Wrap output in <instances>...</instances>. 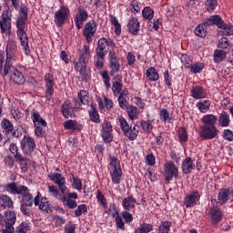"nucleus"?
<instances>
[{
    "label": "nucleus",
    "mask_w": 233,
    "mask_h": 233,
    "mask_svg": "<svg viewBox=\"0 0 233 233\" xmlns=\"http://www.w3.org/2000/svg\"><path fill=\"white\" fill-rule=\"evenodd\" d=\"M26 21H28L27 18H23L21 16H18L16 19V34L17 37L19 38L21 42V46H23L25 54H29L30 52V46H28V35L25 31L26 28Z\"/></svg>",
    "instance_id": "f257e3e1"
},
{
    "label": "nucleus",
    "mask_w": 233,
    "mask_h": 233,
    "mask_svg": "<svg viewBox=\"0 0 233 233\" xmlns=\"http://www.w3.org/2000/svg\"><path fill=\"white\" fill-rule=\"evenodd\" d=\"M109 170L113 183L119 185V183H121V177H123V171L121 170V162L118 157L115 156L109 157Z\"/></svg>",
    "instance_id": "f03ea898"
},
{
    "label": "nucleus",
    "mask_w": 233,
    "mask_h": 233,
    "mask_svg": "<svg viewBox=\"0 0 233 233\" xmlns=\"http://www.w3.org/2000/svg\"><path fill=\"white\" fill-rule=\"evenodd\" d=\"M118 123L120 125L121 130L129 141H134L135 139H137V136H139V129L136 127L137 126L130 127V125H128V122H127V119H125V117L123 116L118 117Z\"/></svg>",
    "instance_id": "7ed1b4c3"
},
{
    "label": "nucleus",
    "mask_w": 233,
    "mask_h": 233,
    "mask_svg": "<svg viewBox=\"0 0 233 233\" xmlns=\"http://www.w3.org/2000/svg\"><path fill=\"white\" fill-rule=\"evenodd\" d=\"M0 30L2 34H10V32H12V10H10V8L2 13Z\"/></svg>",
    "instance_id": "20e7f679"
},
{
    "label": "nucleus",
    "mask_w": 233,
    "mask_h": 233,
    "mask_svg": "<svg viewBox=\"0 0 233 233\" xmlns=\"http://www.w3.org/2000/svg\"><path fill=\"white\" fill-rule=\"evenodd\" d=\"M164 177L167 183L172 181L174 177L175 179L179 177V169L176 167L174 162L168 161L164 164Z\"/></svg>",
    "instance_id": "39448f33"
},
{
    "label": "nucleus",
    "mask_w": 233,
    "mask_h": 233,
    "mask_svg": "<svg viewBox=\"0 0 233 233\" xmlns=\"http://www.w3.org/2000/svg\"><path fill=\"white\" fill-rule=\"evenodd\" d=\"M6 60L19 61V50L17 49V42L13 39H9L7 41V45L5 47Z\"/></svg>",
    "instance_id": "423d86ee"
},
{
    "label": "nucleus",
    "mask_w": 233,
    "mask_h": 233,
    "mask_svg": "<svg viewBox=\"0 0 233 233\" xmlns=\"http://www.w3.org/2000/svg\"><path fill=\"white\" fill-rule=\"evenodd\" d=\"M198 136L205 141L216 139V137H218V136H219V129H218V127H216L202 126L200 127Z\"/></svg>",
    "instance_id": "0eeeda50"
},
{
    "label": "nucleus",
    "mask_w": 233,
    "mask_h": 233,
    "mask_svg": "<svg viewBox=\"0 0 233 233\" xmlns=\"http://www.w3.org/2000/svg\"><path fill=\"white\" fill-rule=\"evenodd\" d=\"M96 32H97V23L92 20L87 22L84 26V36L88 44L94 41V35H96Z\"/></svg>",
    "instance_id": "6e6552de"
},
{
    "label": "nucleus",
    "mask_w": 233,
    "mask_h": 233,
    "mask_svg": "<svg viewBox=\"0 0 233 233\" xmlns=\"http://www.w3.org/2000/svg\"><path fill=\"white\" fill-rule=\"evenodd\" d=\"M6 189L11 194H18L23 198L28 196L30 194V189L26 186L17 185V183L13 182L6 185Z\"/></svg>",
    "instance_id": "1a4fd4ad"
},
{
    "label": "nucleus",
    "mask_w": 233,
    "mask_h": 233,
    "mask_svg": "<svg viewBox=\"0 0 233 233\" xmlns=\"http://www.w3.org/2000/svg\"><path fill=\"white\" fill-rule=\"evenodd\" d=\"M70 17V9L62 5L59 10L55 14V23L56 26L65 25L66 19Z\"/></svg>",
    "instance_id": "9d476101"
},
{
    "label": "nucleus",
    "mask_w": 233,
    "mask_h": 233,
    "mask_svg": "<svg viewBox=\"0 0 233 233\" xmlns=\"http://www.w3.org/2000/svg\"><path fill=\"white\" fill-rule=\"evenodd\" d=\"M88 59H90V46L84 45L79 51L78 62L75 63L76 70H79L80 65H88Z\"/></svg>",
    "instance_id": "9b49d317"
},
{
    "label": "nucleus",
    "mask_w": 233,
    "mask_h": 233,
    "mask_svg": "<svg viewBox=\"0 0 233 233\" xmlns=\"http://www.w3.org/2000/svg\"><path fill=\"white\" fill-rule=\"evenodd\" d=\"M201 193L198 190H193L184 198V205L187 208H192V207H196L199 203Z\"/></svg>",
    "instance_id": "f8f14e48"
},
{
    "label": "nucleus",
    "mask_w": 233,
    "mask_h": 233,
    "mask_svg": "<svg viewBox=\"0 0 233 233\" xmlns=\"http://www.w3.org/2000/svg\"><path fill=\"white\" fill-rule=\"evenodd\" d=\"M35 207H38L40 210L48 212L50 210V202L46 197H43L41 192H37V195L34 198Z\"/></svg>",
    "instance_id": "ddd939ff"
},
{
    "label": "nucleus",
    "mask_w": 233,
    "mask_h": 233,
    "mask_svg": "<svg viewBox=\"0 0 233 233\" xmlns=\"http://www.w3.org/2000/svg\"><path fill=\"white\" fill-rule=\"evenodd\" d=\"M109 45L108 40L105 37H102L97 42V47L96 49V54L100 59H105L106 54H108Z\"/></svg>",
    "instance_id": "4468645a"
},
{
    "label": "nucleus",
    "mask_w": 233,
    "mask_h": 233,
    "mask_svg": "<svg viewBox=\"0 0 233 233\" xmlns=\"http://www.w3.org/2000/svg\"><path fill=\"white\" fill-rule=\"evenodd\" d=\"M13 63L15 62L6 59L5 62V51H0V74H3V76H8V74L12 72V68H14Z\"/></svg>",
    "instance_id": "2eb2a0df"
},
{
    "label": "nucleus",
    "mask_w": 233,
    "mask_h": 233,
    "mask_svg": "<svg viewBox=\"0 0 233 233\" xmlns=\"http://www.w3.org/2000/svg\"><path fill=\"white\" fill-rule=\"evenodd\" d=\"M108 59H109V67H110V76H116L117 72H119L121 68V65H119V60H117V56L116 55V52L109 51L108 54Z\"/></svg>",
    "instance_id": "dca6fc26"
},
{
    "label": "nucleus",
    "mask_w": 233,
    "mask_h": 233,
    "mask_svg": "<svg viewBox=\"0 0 233 233\" xmlns=\"http://www.w3.org/2000/svg\"><path fill=\"white\" fill-rule=\"evenodd\" d=\"M48 177L54 181L56 185H58V188L62 194L66 192V180L65 179V177L61 176V173H50Z\"/></svg>",
    "instance_id": "f3484780"
},
{
    "label": "nucleus",
    "mask_w": 233,
    "mask_h": 233,
    "mask_svg": "<svg viewBox=\"0 0 233 233\" xmlns=\"http://www.w3.org/2000/svg\"><path fill=\"white\" fill-rule=\"evenodd\" d=\"M21 148L25 154H32L35 149V140L32 137L25 136L21 141Z\"/></svg>",
    "instance_id": "a211bd4d"
},
{
    "label": "nucleus",
    "mask_w": 233,
    "mask_h": 233,
    "mask_svg": "<svg viewBox=\"0 0 233 233\" xmlns=\"http://www.w3.org/2000/svg\"><path fill=\"white\" fill-rule=\"evenodd\" d=\"M218 201L219 205H225L227 201H233V189L228 188H221L218 191Z\"/></svg>",
    "instance_id": "6ab92c4d"
},
{
    "label": "nucleus",
    "mask_w": 233,
    "mask_h": 233,
    "mask_svg": "<svg viewBox=\"0 0 233 233\" xmlns=\"http://www.w3.org/2000/svg\"><path fill=\"white\" fill-rule=\"evenodd\" d=\"M46 82V97L50 101L52 96H54V75L46 74L45 76Z\"/></svg>",
    "instance_id": "aec40b11"
},
{
    "label": "nucleus",
    "mask_w": 233,
    "mask_h": 233,
    "mask_svg": "<svg viewBox=\"0 0 233 233\" xmlns=\"http://www.w3.org/2000/svg\"><path fill=\"white\" fill-rule=\"evenodd\" d=\"M76 106H72V102L70 100H66L61 106L62 116L68 119V117H74V112L76 110Z\"/></svg>",
    "instance_id": "412c9836"
},
{
    "label": "nucleus",
    "mask_w": 233,
    "mask_h": 233,
    "mask_svg": "<svg viewBox=\"0 0 233 233\" xmlns=\"http://www.w3.org/2000/svg\"><path fill=\"white\" fill-rule=\"evenodd\" d=\"M87 19H88V13L86 12V10H85V8L83 7H79L78 13L75 17V23L76 25V28H78V30H81V28H83V23H85V21H86Z\"/></svg>",
    "instance_id": "4be33fe9"
},
{
    "label": "nucleus",
    "mask_w": 233,
    "mask_h": 233,
    "mask_svg": "<svg viewBox=\"0 0 233 233\" xmlns=\"http://www.w3.org/2000/svg\"><path fill=\"white\" fill-rule=\"evenodd\" d=\"M127 30L132 34V35H138L139 31L141 30V25L139 24V20L137 17H132L129 19L127 24Z\"/></svg>",
    "instance_id": "5701e85b"
},
{
    "label": "nucleus",
    "mask_w": 233,
    "mask_h": 233,
    "mask_svg": "<svg viewBox=\"0 0 233 233\" xmlns=\"http://www.w3.org/2000/svg\"><path fill=\"white\" fill-rule=\"evenodd\" d=\"M73 103H74L76 108H79V106H81V105H88V93H86V91H85V90H81L78 93V99L74 98Z\"/></svg>",
    "instance_id": "b1692460"
},
{
    "label": "nucleus",
    "mask_w": 233,
    "mask_h": 233,
    "mask_svg": "<svg viewBox=\"0 0 233 233\" xmlns=\"http://www.w3.org/2000/svg\"><path fill=\"white\" fill-rule=\"evenodd\" d=\"M209 217L213 225H218V223H221V221H223V212L218 208H213L209 211Z\"/></svg>",
    "instance_id": "393cba45"
},
{
    "label": "nucleus",
    "mask_w": 233,
    "mask_h": 233,
    "mask_svg": "<svg viewBox=\"0 0 233 233\" xmlns=\"http://www.w3.org/2000/svg\"><path fill=\"white\" fill-rule=\"evenodd\" d=\"M194 168H196V165L190 157H186V159L182 161L181 169L183 174H191Z\"/></svg>",
    "instance_id": "a878e982"
},
{
    "label": "nucleus",
    "mask_w": 233,
    "mask_h": 233,
    "mask_svg": "<svg viewBox=\"0 0 233 233\" xmlns=\"http://www.w3.org/2000/svg\"><path fill=\"white\" fill-rule=\"evenodd\" d=\"M137 203V201L136 200V198H134V196L130 195L127 198H124V199L122 200V207L124 210L132 211L134 210V208H136Z\"/></svg>",
    "instance_id": "bb28decb"
},
{
    "label": "nucleus",
    "mask_w": 233,
    "mask_h": 233,
    "mask_svg": "<svg viewBox=\"0 0 233 233\" xmlns=\"http://www.w3.org/2000/svg\"><path fill=\"white\" fill-rule=\"evenodd\" d=\"M11 81L15 85H25V83H26V78L19 70L14 69L11 75Z\"/></svg>",
    "instance_id": "cd10ccee"
},
{
    "label": "nucleus",
    "mask_w": 233,
    "mask_h": 233,
    "mask_svg": "<svg viewBox=\"0 0 233 233\" xmlns=\"http://www.w3.org/2000/svg\"><path fill=\"white\" fill-rule=\"evenodd\" d=\"M115 79H116V82H114L112 86L113 94L114 96H119L123 92V76L118 75Z\"/></svg>",
    "instance_id": "c85d7f7f"
},
{
    "label": "nucleus",
    "mask_w": 233,
    "mask_h": 233,
    "mask_svg": "<svg viewBox=\"0 0 233 233\" xmlns=\"http://www.w3.org/2000/svg\"><path fill=\"white\" fill-rule=\"evenodd\" d=\"M128 99H130L128 96V91L123 90L118 96V104L120 108L123 110H127V108H128Z\"/></svg>",
    "instance_id": "c756f323"
},
{
    "label": "nucleus",
    "mask_w": 233,
    "mask_h": 233,
    "mask_svg": "<svg viewBox=\"0 0 233 233\" xmlns=\"http://www.w3.org/2000/svg\"><path fill=\"white\" fill-rule=\"evenodd\" d=\"M201 122L207 127H216V123H218V116L214 114H208L202 116Z\"/></svg>",
    "instance_id": "7c9ffc66"
},
{
    "label": "nucleus",
    "mask_w": 233,
    "mask_h": 233,
    "mask_svg": "<svg viewBox=\"0 0 233 233\" xmlns=\"http://www.w3.org/2000/svg\"><path fill=\"white\" fill-rule=\"evenodd\" d=\"M191 96L194 99H205L207 91L201 86H195L191 90Z\"/></svg>",
    "instance_id": "2f4dec72"
},
{
    "label": "nucleus",
    "mask_w": 233,
    "mask_h": 233,
    "mask_svg": "<svg viewBox=\"0 0 233 233\" xmlns=\"http://www.w3.org/2000/svg\"><path fill=\"white\" fill-rule=\"evenodd\" d=\"M218 121L219 127H222V128H227V127L230 126V115H228V113L226 111H222L218 118Z\"/></svg>",
    "instance_id": "473e14b6"
},
{
    "label": "nucleus",
    "mask_w": 233,
    "mask_h": 233,
    "mask_svg": "<svg viewBox=\"0 0 233 233\" xmlns=\"http://www.w3.org/2000/svg\"><path fill=\"white\" fill-rule=\"evenodd\" d=\"M17 217L15 212L7 211L5 212V228H14V225H15V220Z\"/></svg>",
    "instance_id": "72a5a7b5"
},
{
    "label": "nucleus",
    "mask_w": 233,
    "mask_h": 233,
    "mask_svg": "<svg viewBox=\"0 0 233 233\" xmlns=\"http://www.w3.org/2000/svg\"><path fill=\"white\" fill-rule=\"evenodd\" d=\"M225 24V22L223 21L222 18H220L219 15H215L210 16L207 21H206V25L208 26H210L212 25H217L218 28H220L221 26H223V25Z\"/></svg>",
    "instance_id": "f704fd0d"
},
{
    "label": "nucleus",
    "mask_w": 233,
    "mask_h": 233,
    "mask_svg": "<svg viewBox=\"0 0 233 233\" xmlns=\"http://www.w3.org/2000/svg\"><path fill=\"white\" fill-rule=\"evenodd\" d=\"M64 128H66V130H72L74 132L76 130H81L82 126L76 120H67L64 122Z\"/></svg>",
    "instance_id": "c9c22d12"
},
{
    "label": "nucleus",
    "mask_w": 233,
    "mask_h": 233,
    "mask_svg": "<svg viewBox=\"0 0 233 233\" xmlns=\"http://www.w3.org/2000/svg\"><path fill=\"white\" fill-rule=\"evenodd\" d=\"M129 119L131 121H134L139 117V108L136 106H129L128 107L126 108Z\"/></svg>",
    "instance_id": "e433bc0d"
},
{
    "label": "nucleus",
    "mask_w": 233,
    "mask_h": 233,
    "mask_svg": "<svg viewBox=\"0 0 233 233\" xmlns=\"http://www.w3.org/2000/svg\"><path fill=\"white\" fill-rule=\"evenodd\" d=\"M0 206L4 208H14V201L10 197L2 195L0 197Z\"/></svg>",
    "instance_id": "4c0bfd02"
},
{
    "label": "nucleus",
    "mask_w": 233,
    "mask_h": 233,
    "mask_svg": "<svg viewBox=\"0 0 233 233\" xmlns=\"http://www.w3.org/2000/svg\"><path fill=\"white\" fill-rule=\"evenodd\" d=\"M10 152L13 153V156L16 161H20V163H23V161H26V158L23 157L21 154H19V149L17 148V145L11 144L9 146Z\"/></svg>",
    "instance_id": "58836bf2"
},
{
    "label": "nucleus",
    "mask_w": 233,
    "mask_h": 233,
    "mask_svg": "<svg viewBox=\"0 0 233 233\" xmlns=\"http://www.w3.org/2000/svg\"><path fill=\"white\" fill-rule=\"evenodd\" d=\"M79 68V74L82 81H88V79H90V69L87 68L85 64L80 65Z\"/></svg>",
    "instance_id": "ea45409f"
},
{
    "label": "nucleus",
    "mask_w": 233,
    "mask_h": 233,
    "mask_svg": "<svg viewBox=\"0 0 233 233\" xmlns=\"http://www.w3.org/2000/svg\"><path fill=\"white\" fill-rule=\"evenodd\" d=\"M89 116L93 123H101L99 113L97 112V108L96 107V106H94V104H91V110L89 111Z\"/></svg>",
    "instance_id": "a19ab883"
},
{
    "label": "nucleus",
    "mask_w": 233,
    "mask_h": 233,
    "mask_svg": "<svg viewBox=\"0 0 233 233\" xmlns=\"http://www.w3.org/2000/svg\"><path fill=\"white\" fill-rule=\"evenodd\" d=\"M32 120H33V123H34L35 127H38V126H41V125H42V127H46V125H47L46 120L43 119L41 117V115H39L37 112L33 113Z\"/></svg>",
    "instance_id": "79ce46f5"
},
{
    "label": "nucleus",
    "mask_w": 233,
    "mask_h": 233,
    "mask_svg": "<svg viewBox=\"0 0 233 233\" xmlns=\"http://www.w3.org/2000/svg\"><path fill=\"white\" fill-rule=\"evenodd\" d=\"M213 57L216 63H221L227 57V51L217 49L214 51Z\"/></svg>",
    "instance_id": "37998d69"
},
{
    "label": "nucleus",
    "mask_w": 233,
    "mask_h": 233,
    "mask_svg": "<svg viewBox=\"0 0 233 233\" xmlns=\"http://www.w3.org/2000/svg\"><path fill=\"white\" fill-rule=\"evenodd\" d=\"M146 76L149 81H157V79H159V74H157V71H156L154 67H149L147 70Z\"/></svg>",
    "instance_id": "c03bdc74"
},
{
    "label": "nucleus",
    "mask_w": 233,
    "mask_h": 233,
    "mask_svg": "<svg viewBox=\"0 0 233 233\" xmlns=\"http://www.w3.org/2000/svg\"><path fill=\"white\" fill-rule=\"evenodd\" d=\"M154 230V226L152 224L143 223L136 230V233H148Z\"/></svg>",
    "instance_id": "a18cd8bd"
},
{
    "label": "nucleus",
    "mask_w": 233,
    "mask_h": 233,
    "mask_svg": "<svg viewBox=\"0 0 233 233\" xmlns=\"http://www.w3.org/2000/svg\"><path fill=\"white\" fill-rule=\"evenodd\" d=\"M110 23L115 26V33L116 35H121V24H119V21L117 18L112 15H109Z\"/></svg>",
    "instance_id": "49530a36"
},
{
    "label": "nucleus",
    "mask_w": 233,
    "mask_h": 233,
    "mask_svg": "<svg viewBox=\"0 0 233 233\" xmlns=\"http://www.w3.org/2000/svg\"><path fill=\"white\" fill-rule=\"evenodd\" d=\"M207 22L198 25L195 29L196 35H198V37H207Z\"/></svg>",
    "instance_id": "de8ad7c7"
},
{
    "label": "nucleus",
    "mask_w": 233,
    "mask_h": 233,
    "mask_svg": "<svg viewBox=\"0 0 233 233\" xmlns=\"http://www.w3.org/2000/svg\"><path fill=\"white\" fill-rule=\"evenodd\" d=\"M142 15L144 19H147V21H152V19H154V10L150 8V6H147L143 9Z\"/></svg>",
    "instance_id": "09e8293b"
},
{
    "label": "nucleus",
    "mask_w": 233,
    "mask_h": 233,
    "mask_svg": "<svg viewBox=\"0 0 233 233\" xmlns=\"http://www.w3.org/2000/svg\"><path fill=\"white\" fill-rule=\"evenodd\" d=\"M197 106L200 112L205 113L210 110V100H204L197 104Z\"/></svg>",
    "instance_id": "8fccbe9b"
},
{
    "label": "nucleus",
    "mask_w": 233,
    "mask_h": 233,
    "mask_svg": "<svg viewBox=\"0 0 233 233\" xmlns=\"http://www.w3.org/2000/svg\"><path fill=\"white\" fill-rule=\"evenodd\" d=\"M1 127L7 134H10V132H14V125L10 123V120L8 119H3L1 122Z\"/></svg>",
    "instance_id": "3c124183"
},
{
    "label": "nucleus",
    "mask_w": 233,
    "mask_h": 233,
    "mask_svg": "<svg viewBox=\"0 0 233 233\" xmlns=\"http://www.w3.org/2000/svg\"><path fill=\"white\" fill-rule=\"evenodd\" d=\"M88 212V208L86 204H81L77 207V208L75 210V216L76 218H81L83 214H86Z\"/></svg>",
    "instance_id": "603ef678"
},
{
    "label": "nucleus",
    "mask_w": 233,
    "mask_h": 233,
    "mask_svg": "<svg viewBox=\"0 0 233 233\" xmlns=\"http://www.w3.org/2000/svg\"><path fill=\"white\" fill-rule=\"evenodd\" d=\"M159 116H160V120L164 121V123H170V121L172 120V116H170V113L168 112L167 109H161L159 112Z\"/></svg>",
    "instance_id": "864d4df0"
},
{
    "label": "nucleus",
    "mask_w": 233,
    "mask_h": 233,
    "mask_svg": "<svg viewBox=\"0 0 233 233\" xmlns=\"http://www.w3.org/2000/svg\"><path fill=\"white\" fill-rule=\"evenodd\" d=\"M172 223L168 221H164L160 224L158 228V233H169Z\"/></svg>",
    "instance_id": "5fc2aeb1"
},
{
    "label": "nucleus",
    "mask_w": 233,
    "mask_h": 233,
    "mask_svg": "<svg viewBox=\"0 0 233 233\" xmlns=\"http://www.w3.org/2000/svg\"><path fill=\"white\" fill-rule=\"evenodd\" d=\"M33 205L21 204L20 210L24 216L30 218L32 216Z\"/></svg>",
    "instance_id": "6e6d98bb"
},
{
    "label": "nucleus",
    "mask_w": 233,
    "mask_h": 233,
    "mask_svg": "<svg viewBox=\"0 0 233 233\" xmlns=\"http://www.w3.org/2000/svg\"><path fill=\"white\" fill-rule=\"evenodd\" d=\"M223 31L224 35H233V25L232 24H223V26L220 27Z\"/></svg>",
    "instance_id": "4d7b16f0"
},
{
    "label": "nucleus",
    "mask_w": 233,
    "mask_h": 233,
    "mask_svg": "<svg viewBox=\"0 0 233 233\" xmlns=\"http://www.w3.org/2000/svg\"><path fill=\"white\" fill-rule=\"evenodd\" d=\"M218 6V0H207L206 9L208 12H214Z\"/></svg>",
    "instance_id": "13d9d810"
},
{
    "label": "nucleus",
    "mask_w": 233,
    "mask_h": 233,
    "mask_svg": "<svg viewBox=\"0 0 233 233\" xmlns=\"http://www.w3.org/2000/svg\"><path fill=\"white\" fill-rule=\"evenodd\" d=\"M187 68L190 69V72H192V74H200L204 66L203 64H192L189 66H187Z\"/></svg>",
    "instance_id": "bf43d9fd"
},
{
    "label": "nucleus",
    "mask_w": 233,
    "mask_h": 233,
    "mask_svg": "<svg viewBox=\"0 0 233 233\" xmlns=\"http://www.w3.org/2000/svg\"><path fill=\"white\" fill-rule=\"evenodd\" d=\"M140 126L145 132L150 133L154 129V126L152 123H150V121L142 120L140 122Z\"/></svg>",
    "instance_id": "052dcab7"
},
{
    "label": "nucleus",
    "mask_w": 233,
    "mask_h": 233,
    "mask_svg": "<svg viewBox=\"0 0 233 233\" xmlns=\"http://www.w3.org/2000/svg\"><path fill=\"white\" fill-rule=\"evenodd\" d=\"M116 216H115L116 224L120 230H125V222L123 221V218L119 216V211H116Z\"/></svg>",
    "instance_id": "680f3d73"
},
{
    "label": "nucleus",
    "mask_w": 233,
    "mask_h": 233,
    "mask_svg": "<svg viewBox=\"0 0 233 233\" xmlns=\"http://www.w3.org/2000/svg\"><path fill=\"white\" fill-rule=\"evenodd\" d=\"M104 79V85L106 88L108 90L110 88V76L108 75V71H103L100 73Z\"/></svg>",
    "instance_id": "e2e57ef3"
},
{
    "label": "nucleus",
    "mask_w": 233,
    "mask_h": 233,
    "mask_svg": "<svg viewBox=\"0 0 233 233\" xmlns=\"http://www.w3.org/2000/svg\"><path fill=\"white\" fill-rule=\"evenodd\" d=\"M230 46V44H228V38L222 37L218 45V48H220L221 50H227Z\"/></svg>",
    "instance_id": "0e129e2a"
},
{
    "label": "nucleus",
    "mask_w": 233,
    "mask_h": 233,
    "mask_svg": "<svg viewBox=\"0 0 233 233\" xmlns=\"http://www.w3.org/2000/svg\"><path fill=\"white\" fill-rule=\"evenodd\" d=\"M27 230H30V225L27 222H22L17 228V233H26Z\"/></svg>",
    "instance_id": "69168bd1"
},
{
    "label": "nucleus",
    "mask_w": 233,
    "mask_h": 233,
    "mask_svg": "<svg viewBox=\"0 0 233 233\" xmlns=\"http://www.w3.org/2000/svg\"><path fill=\"white\" fill-rule=\"evenodd\" d=\"M35 134L37 136V137H43L45 136V128H46V126H35Z\"/></svg>",
    "instance_id": "338daca9"
},
{
    "label": "nucleus",
    "mask_w": 233,
    "mask_h": 233,
    "mask_svg": "<svg viewBox=\"0 0 233 233\" xmlns=\"http://www.w3.org/2000/svg\"><path fill=\"white\" fill-rule=\"evenodd\" d=\"M22 204L34 206V196L31 193H29L28 195H25V197H23Z\"/></svg>",
    "instance_id": "774afa93"
}]
</instances>
